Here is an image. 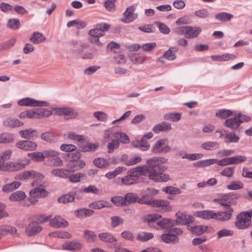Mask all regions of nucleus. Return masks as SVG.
<instances>
[{
    "mask_svg": "<svg viewBox=\"0 0 252 252\" xmlns=\"http://www.w3.org/2000/svg\"><path fill=\"white\" fill-rule=\"evenodd\" d=\"M12 153V151L11 150H7L3 152L2 155H0V164L5 165L4 161L10 159Z\"/></svg>",
    "mask_w": 252,
    "mask_h": 252,
    "instance_id": "obj_57",
    "label": "nucleus"
},
{
    "mask_svg": "<svg viewBox=\"0 0 252 252\" xmlns=\"http://www.w3.org/2000/svg\"><path fill=\"white\" fill-rule=\"evenodd\" d=\"M3 124L5 127L13 128L23 126L24 123L17 119L8 118L3 122Z\"/></svg>",
    "mask_w": 252,
    "mask_h": 252,
    "instance_id": "obj_20",
    "label": "nucleus"
},
{
    "mask_svg": "<svg viewBox=\"0 0 252 252\" xmlns=\"http://www.w3.org/2000/svg\"><path fill=\"white\" fill-rule=\"evenodd\" d=\"M128 58L134 64H143L144 62V59L139 61L140 55L137 53H131L128 55Z\"/></svg>",
    "mask_w": 252,
    "mask_h": 252,
    "instance_id": "obj_58",
    "label": "nucleus"
},
{
    "mask_svg": "<svg viewBox=\"0 0 252 252\" xmlns=\"http://www.w3.org/2000/svg\"><path fill=\"white\" fill-rule=\"evenodd\" d=\"M111 201L117 206H123L126 205V194L123 197L121 196H113L111 198Z\"/></svg>",
    "mask_w": 252,
    "mask_h": 252,
    "instance_id": "obj_45",
    "label": "nucleus"
},
{
    "mask_svg": "<svg viewBox=\"0 0 252 252\" xmlns=\"http://www.w3.org/2000/svg\"><path fill=\"white\" fill-rule=\"evenodd\" d=\"M28 118L40 119L43 117H48L52 114V111L39 108L33 110H28Z\"/></svg>",
    "mask_w": 252,
    "mask_h": 252,
    "instance_id": "obj_9",
    "label": "nucleus"
},
{
    "mask_svg": "<svg viewBox=\"0 0 252 252\" xmlns=\"http://www.w3.org/2000/svg\"><path fill=\"white\" fill-rule=\"evenodd\" d=\"M241 124V121L237 114L233 118L227 119L224 122V126L234 131L239 130Z\"/></svg>",
    "mask_w": 252,
    "mask_h": 252,
    "instance_id": "obj_14",
    "label": "nucleus"
},
{
    "mask_svg": "<svg viewBox=\"0 0 252 252\" xmlns=\"http://www.w3.org/2000/svg\"><path fill=\"white\" fill-rule=\"evenodd\" d=\"M21 24L19 20L16 18L9 19L7 24V27L14 31L18 30Z\"/></svg>",
    "mask_w": 252,
    "mask_h": 252,
    "instance_id": "obj_48",
    "label": "nucleus"
},
{
    "mask_svg": "<svg viewBox=\"0 0 252 252\" xmlns=\"http://www.w3.org/2000/svg\"><path fill=\"white\" fill-rule=\"evenodd\" d=\"M168 159L164 157H153L148 159L146 164L133 169V171L127 173V185L134 183L138 179L139 174L148 176L151 180L156 182H166L171 179L169 175L164 173L168 169L165 164Z\"/></svg>",
    "mask_w": 252,
    "mask_h": 252,
    "instance_id": "obj_1",
    "label": "nucleus"
},
{
    "mask_svg": "<svg viewBox=\"0 0 252 252\" xmlns=\"http://www.w3.org/2000/svg\"><path fill=\"white\" fill-rule=\"evenodd\" d=\"M86 26L85 22L79 19L73 20L67 23V27L70 28L73 26H77L78 29H83Z\"/></svg>",
    "mask_w": 252,
    "mask_h": 252,
    "instance_id": "obj_50",
    "label": "nucleus"
},
{
    "mask_svg": "<svg viewBox=\"0 0 252 252\" xmlns=\"http://www.w3.org/2000/svg\"><path fill=\"white\" fill-rule=\"evenodd\" d=\"M233 17V15L227 12H220L215 15L217 20L222 22H226L230 21Z\"/></svg>",
    "mask_w": 252,
    "mask_h": 252,
    "instance_id": "obj_42",
    "label": "nucleus"
},
{
    "mask_svg": "<svg viewBox=\"0 0 252 252\" xmlns=\"http://www.w3.org/2000/svg\"><path fill=\"white\" fill-rule=\"evenodd\" d=\"M146 204L152 207L160 208L164 212H168L171 210L172 207L169 205V202L165 200H153L145 202Z\"/></svg>",
    "mask_w": 252,
    "mask_h": 252,
    "instance_id": "obj_11",
    "label": "nucleus"
},
{
    "mask_svg": "<svg viewBox=\"0 0 252 252\" xmlns=\"http://www.w3.org/2000/svg\"><path fill=\"white\" fill-rule=\"evenodd\" d=\"M99 239L105 243H112L117 241L116 238L110 233H101L98 235Z\"/></svg>",
    "mask_w": 252,
    "mask_h": 252,
    "instance_id": "obj_35",
    "label": "nucleus"
},
{
    "mask_svg": "<svg viewBox=\"0 0 252 252\" xmlns=\"http://www.w3.org/2000/svg\"><path fill=\"white\" fill-rule=\"evenodd\" d=\"M84 238L88 242H94L96 240V235L94 232L91 230H85L84 233Z\"/></svg>",
    "mask_w": 252,
    "mask_h": 252,
    "instance_id": "obj_54",
    "label": "nucleus"
},
{
    "mask_svg": "<svg viewBox=\"0 0 252 252\" xmlns=\"http://www.w3.org/2000/svg\"><path fill=\"white\" fill-rule=\"evenodd\" d=\"M110 25L105 23L97 24L94 29L89 31V34L91 36H97L100 38L103 35L105 31H107L110 29Z\"/></svg>",
    "mask_w": 252,
    "mask_h": 252,
    "instance_id": "obj_12",
    "label": "nucleus"
},
{
    "mask_svg": "<svg viewBox=\"0 0 252 252\" xmlns=\"http://www.w3.org/2000/svg\"><path fill=\"white\" fill-rule=\"evenodd\" d=\"M237 58V56L235 55L226 53L219 56H212V59L214 61H227L230 60H234Z\"/></svg>",
    "mask_w": 252,
    "mask_h": 252,
    "instance_id": "obj_33",
    "label": "nucleus"
},
{
    "mask_svg": "<svg viewBox=\"0 0 252 252\" xmlns=\"http://www.w3.org/2000/svg\"><path fill=\"white\" fill-rule=\"evenodd\" d=\"M53 112L57 116H63L66 120L76 119L79 115V112L74 108L67 106L53 108Z\"/></svg>",
    "mask_w": 252,
    "mask_h": 252,
    "instance_id": "obj_3",
    "label": "nucleus"
},
{
    "mask_svg": "<svg viewBox=\"0 0 252 252\" xmlns=\"http://www.w3.org/2000/svg\"><path fill=\"white\" fill-rule=\"evenodd\" d=\"M0 230L2 233V237L5 235H7L8 234L13 235L16 233L17 232L16 228L11 226L4 227L3 228L0 229Z\"/></svg>",
    "mask_w": 252,
    "mask_h": 252,
    "instance_id": "obj_61",
    "label": "nucleus"
},
{
    "mask_svg": "<svg viewBox=\"0 0 252 252\" xmlns=\"http://www.w3.org/2000/svg\"><path fill=\"white\" fill-rule=\"evenodd\" d=\"M126 53L124 49L116 54L113 55L114 62L116 65L120 66L125 65L126 63Z\"/></svg>",
    "mask_w": 252,
    "mask_h": 252,
    "instance_id": "obj_18",
    "label": "nucleus"
},
{
    "mask_svg": "<svg viewBox=\"0 0 252 252\" xmlns=\"http://www.w3.org/2000/svg\"><path fill=\"white\" fill-rule=\"evenodd\" d=\"M186 29V37L187 38H193L196 37L202 31L201 28L199 27L187 26Z\"/></svg>",
    "mask_w": 252,
    "mask_h": 252,
    "instance_id": "obj_19",
    "label": "nucleus"
},
{
    "mask_svg": "<svg viewBox=\"0 0 252 252\" xmlns=\"http://www.w3.org/2000/svg\"><path fill=\"white\" fill-rule=\"evenodd\" d=\"M231 164H237L247 160V157L244 156L238 155L230 157Z\"/></svg>",
    "mask_w": 252,
    "mask_h": 252,
    "instance_id": "obj_59",
    "label": "nucleus"
},
{
    "mask_svg": "<svg viewBox=\"0 0 252 252\" xmlns=\"http://www.w3.org/2000/svg\"><path fill=\"white\" fill-rule=\"evenodd\" d=\"M63 249L66 251L79 250L82 248V244L79 242L72 241L63 245Z\"/></svg>",
    "mask_w": 252,
    "mask_h": 252,
    "instance_id": "obj_28",
    "label": "nucleus"
},
{
    "mask_svg": "<svg viewBox=\"0 0 252 252\" xmlns=\"http://www.w3.org/2000/svg\"><path fill=\"white\" fill-rule=\"evenodd\" d=\"M177 219L174 220V225H187L188 228L190 227L189 224L194 221V217L191 215H187L183 212H179L176 213Z\"/></svg>",
    "mask_w": 252,
    "mask_h": 252,
    "instance_id": "obj_8",
    "label": "nucleus"
},
{
    "mask_svg": "<svg viewBox=\"0 0 252 252\" xmlns=\"http://www.w3.org/2000/svg\"><path fill=\"white\" fill-rule=\"evenodd\" d=\"M196 216L204 219H215L216 213L213 211L204 210L197 212Z\"/></svg>",
    "mask_w": 252,
    "mask_h": 252,
    "instance_id": "obj_36",
    "label": "nucleus"
},
{
    "mask_svg": "<svg viewBox=\"0 0 252 252\" xmlns=\"http://www.w3.org/2000/svg\"><path fill=\"white\" fill-rule=\"evenodd\" d=\"M233 211L231 207H228L227 209L216 213L215 220L220 221H227L231 219Z\"/></svg>",
    "mask_w": 252,
    "mask_h": 252,
    "instance_id": "obj_13",
    "label": "nucleus"
},
{
    "mask_svg": "<svg viewBox=\"0 0 252 252\" xmlns=\"http://www.w3.org/2000/svg\"><path fill=\"white\" fill-rule=\"evenodd\" d=\"M30 40L34 44H39L46 40L45 36L41 32H35L32 34Z\"/></svg>",
    "mask_w": 252,
    "mask_h": 252,
    "instance_id": "obj_29",
    "label": "nucleus"
},
{
    "mask_svg": "<svg viewBox=\"0 0 252 252\" xmlns=\"http://www.w3.org/2000/svg\"><path fill=\"white\" fill-rule=\"evenodd\" d=\"M21 183L18 181H14L9 184H7L3 186L2 191L5 192L13 191L18 189Z\"/></svg>",
    "mask_w": 252,
    "mask_h": 252,
    "instance_id": "obj_34",
    "label": "nucleus"
},
{
    "mask_svg": "<svg viewBox=\"0 0 252 252\" xmlns=\"http://www.w3.org/2000/svg\"><path fill=\"white\" fill-rule=\"evenodd\" d=\"M192 233L200 235L205 232L208 229V227L205 225H196L194 226L189 227V228Z\"/></svg>",
    "mask_w": 252,
    "mask_h": 252,
    "instance_id": "obj_39",
    "label": "nucleus"
},
{
    "mask_svg": "<svg viewBox=\"0 0 252 252\" xmlns=\"http://www.w3.org/2000/svg\"><path fill=\"white\" fill-rule=\"evenodd\" d=\"M37 130L36 129L30 128L24 130H21L19 131V133L20 136L25 139H33L36 137L35 133H36Z\"/></svg>",
    "mask_w": 252,
    "mask_h": 252,
    "instance_id": "obj_25",
    "label": "nucleus"
},
{
    "mask_svg": "<svg viewBox=\"0 0 252 252\" xmlns=\"http://www.w3.org/2000/svg\"><path fill=\"white\" fill-rule=\"evenodd\" d=\"M217 239H219L224 237L231 236L233 235L232 230L226 228H223L217 232Z\"/></svg>",
    "mask_w": 252,
    "mask_h": 252,
    "instance_id": "obj_56",
    "label": "nucleus"
},
{
    "mask_svg": "<svg viewBox=\"0 0 252 252\" xmlns=\"http://www.w3.org/2000/svg\"><path fill=\"white\" fill-rule=\"evenodd\" d=\"M138 14L135 12V7L133 6L127 8V23H130L137 18Z\"/></svg>",
    "mask_w": 252,
    "mask_h": 252,
    "instance_id": "obj_41",
    "label": "nucleus"
},
{
    "mask_svg": "<svg viewBox=\"0 0 252 252\" xmlns=\"http://www.w3.org/2000/svg\"><path fill=\"white\" fill-rule=\"evenodd\" d=\"M161 217V216L159 214H154L145 216L143 220L144 222L148 223L149 226L156 229L157 222Z\"/></svg>",
    "mask_w": 252,
    "mask_h": 252,
    "instance_id": "obj_16",
    "label": "nucleus"
},
{
    "mask_svg": "<svg viewBox=\"0 0 252 252\" xmlns=\"http://www.w3.org/2000/svg\"><path fill=\"white\" fill-rule=\"evenodd\" d=\"M15 140L14 134L8 132H4L0 134V143H11Z\"/></svg>",
    "mask_w": 252,
    "mask_h": 252,
    "instance_id": "obj_32",
    "label": "nucleus"
},
{
    "mask_svg": "<svg viewBox=\"0 0 252 252\" xmlns=\"http://www.w3.org/2000/svg\"><path fill=\"white\" fill-rule=\"evenodd\" d=\"M15 146L17 148L24 151H32L36 149L37 144L34 141L26 139L18 141Z\"/></svg>",
    "mask_w": 252,
    "mask_h": 252,
    "instance_id": "obj_10",
    "label": "nucleus"
},
{
    "mask_svg": "<svg viewBox=\"0 0 252 252\" xmlns=\"http://www.w3.org/2000/svg\"><path fill=\"white\" fill-rule=\"evenodd\" d=\"M133 146L136 148H138L143 151H146L150 147V145L145 141H142V140L140 142H135L132 143Z\"/></svg>",
    "mask_w": 252,
    "mask_h": 252,
    "instance_id": "obj_53",
    "label": "nucleus"
},
{
    "mask_svg": "<svg viewBox=\"0 0 252 252\" xmlns=\"http://www.w3.org/2000/svg\"><path fill=\"white\" fill-rule=\"evenodd\" d=\"M163 191L169 194H177L182 193V191L180 189L172 186H168L163 188Z\"/></svg>",
    "mask_w": 252,
    "mask_h": 252,
    "instance_id": "obj_63",
    "label": "nucleus"
},
{
    "mask_svg": "<svg viewBox=\"0 0 252 252\" xmlns=\"http://www.w3.org/2000/svg\"><path fill=\"white\" fill-rule=\"evenodd\" d=\"M30 160L28 158H24L17 160L15 162H8L5 165H2V171H14L21 170L28 165Z\"/></svg>",
    "mask_w": 252,
    "mask_h": 252,
    "instance_id": "obj_5",
    "label": "nucleus"
},
{
    "mask_svg": "<svg viewBox=\"0 0 252 252\" xmlns=\"http://www.w3.org/2000/svg\"><path fill=\"white\" fill-rule=\"evenodd\" d=\"M74 200V197L69 194H64L58 198V201L60 203H67L73 202Z\"/></svg>",
    "mask_w": 252,
    "mask_h": 252,
    "instance_id": "obj_62",
    "label": "nucleus"
},
{
    "mask_svg": "<svg viewBox=\"0 0 252 252\" xmlns=\"http://www.w3.org/2000/svg\"><path fill=\"white\" fill-rule=\"evenodd\" d=\"M167 139L162 138L157 141L152 148L153 153L158 154L160 153H167L171 151L170 147L166 144Z\"/></svg>",
    "mask_w": 252,
    "mask_h": 252,
    "instance_id": "obj_6",
    "label": "nucleus"
},
{
    "mask_svg": "<svg viewBox=\"0 0 252 252\" xmlns=\"http://www.w3.org/2000/svg\"><path fill=\"white\" fill-rule=\"evenodd\" d=\"M76 215L78 218L87 217L93 215L94 211L93 210L82 208L75 211Z\"/></svg>",
    "mask_w": 252,
    "mask_h": 252,
    "instance_id": "obj_43",
    "label": "nucleus"
},
{
    "mask_svg": "<svg viewBox=\"0 0 252 252\" xmlns=\"http://www.w3.org/2000/svg\"><path fill=\"white\" fill-rule=\"evenodd\" d=\"M225 138L226 139L225 140L226 143H237L239 140L240 137L239 136L237 135L236 134L233 132L231 131L226 133L225 134Z\"/></svg>",
    "mask_w": 252,
    "mask_h": 252,
    "instance_id": "obj_40",
    "label": "nucleus"
},
{
    "mask_svg": "<svg viewBox=\"0 0 252 252\" xmlns=\"http://www.w3.org/2000/svg\"><path fill=\"white\" fill-rule=\"evenodd\" d=\"M19 178L21 180H25L30 178L43 179L44 176L42 174L37 173L33 170L26 171L20 174Z\"/></svg>",
    "mask_w": 252,
    "mask_h": 252,
    "instance_id": "obj_21",
    "label": "nucleus"
},
{
    "mask_svg": "<svg viewBox=\"0 0 252 252\" xmlns=\"http://www.w3.org/2000/svg\"><path fill=\"white\" fill-rule=\"evenodd\" d=\"M106 49L108 52L113 55L116 54L123 50L121 48V45L115 41L110 42L107 45Z\"/></svg>",
    "mask_w": 252,
    "mask_h": 252,
    "instance_id": "obj_30",
    "label": "nucleus"
},
{
    "mask_svg": "<svg viewBox=\"0 0 252 252\" xmlns=\"http://www.w3.org/2000/svg\"><path fill=\"white\" fill-rule=\"evenodd\" d=\"M181 118V114L180 113H168L164 115V119L173 122H177Z\"/></svg>",
    "mask_w": 252,
    "mask_h": 252,
    "instance_id": "obj_49",
    "label": "nucleus"
},
{
    "mask_svg": "<svg viewBox=\"0 0 252 252\" xmlns=\"http://www.w3.org/2000/svg\"><path fill=\"white\" fill-rule=\"evenodd\" d=\"M203 156L202 154L195 153V154H185L183 156V158H186L190 160H195L201 158Z\"/></svg>",
    "mask_w": 252,
    "mask_h": 252,
    "instance_id": "obj_60",
    "label": "nucleus"
},
{
    "mask_svg": "<svg viewBox=\"0 0 252 252\" xmlns=\"http://www.w3.org/2000/svg\"><path fill=\"white\" fill-rule=\"evenodd\" d=\"M48 164L51 166H62L63 165V161L59 157V156H57L52 158L49 159Z\"/></svg>",
    "mask_w": 252,
    "mask_h": 252,
    "instance_id": "obj_55",
    "label": "nucleus"
},
{
    "mask_svg": "<svg viewBox=\"0 0 252 252\" xmlns=\"http://www.w3.org/2000/svg\"><path fill=\"white\" fill-rule=\"evenodd\" d=\"M219 144L216 142L208 141L202 143L201 148L206 150H214L219 148Z\"/></svg>",
    "mask_w": 252,
    "mask_h": 252,
    "instance_id": "obj_44",
    "label": "nucleus"
},
{
    "mask_svg": "<svg viewBox=\"0 0 252 252\" xmlns=\"http://www.w3.org/2000/svg\"><path fill=\"white\" fill-rule=\"evenodd\" d=\"M173 47H171L163 55V57L169 61H173L176 59V55L173 52Z\"/></svg>",
    "mask_w": 252,
    "mask_h": 252,
    "instance_id": "obj_64",
    "label": "nucleus"
},
{
    "mask_svg": "<svg viewBox=\"0 0 252 252\" xmlns=\"http://www.w3.org/2000/svg\"><path fill=\"white\" fill-rule=\"evenodd\" d=\"M153 237L154 234L152 233L141 232L137 235V239L142 242H145L152 239Z\"/></svg>",
    "mask_w": 252,
    "mask_h": 252,
    "instance_id": "obj_47",
    "label": "nucleus"
},
{
    "mask_svg": "<svg viewBox=\"0 0 252 252\" xmlns=\"http://www.w3.org/2000/svg\"><path fill=\"white\" fill-rule=\"evenodd\" d=\"M216 161L214 158L199 160L194 163V165L196 167H205L215 164Z\"/></svg>",
    "mask_w": 252,
    "mask_h": 252,
    "instance_id": "obj_51",
    "label": "nucleus"
},
{
    "mask_svg": "<svg viewBox=\"0 0 252 252\" xmlns=\"http://www.w3.org/2000/svg\"><path fill=\"white\" fill-rule=\"evenodd\" d=\"M30 193L32 198L44 197L47 195V192L42 186L33 189L30 191Z\"/></svg>",
    "mask_w": 252,
    "mask_h": 252,
    "instance_id": "obj_27",
    "label": "nucleus"
},
{
    "mask_svg": "<svg viewBox=\"0 0 252 252\" xmlns=\"http://www.w3.org/2000/svg\"><path fill=\"white\" fill-rule=\"evenodd\" d=\"M51 173L55 176L62 178H68L69 176V170L64 168H56L52 170Z\"/></svg>",
    "mask_w": 252,
    "mask_h": 252,
    "instance_id": "obj_31",
    "label": "nucleus"
},
{
    "mask_svg": "<svg viewBox=\"0 0 252 252\" xmlns=\"http://www.w3.org/2000/svg\"><path fill=\"white\" fill-rule=\"evenodd\" d=\"M81 157V153L79 152H76L74 154L73 156V160H71L67 164V170H69V173L70 172H74L78 170L77 166V159Z\"/></svg>",
    "mask_w": 252,
    "mask_h": 252,
    "instance_id": "obj_24",
    "label": "nucleus"
},
{
    "mask_svg": "<svg viewBox=\"0 0 252 252\" xmlns=\"http://www.w3.org/2000/svg\"><path fill=\"white\" fill-rule=\"evenodd\" d=\"M18 104L20 106L29 107H42L48 106L49 104L48 102L41 100H36L30 97H26L19 100Z\"/></svg>",
    "mask_w": 252,
    "mask_h": 252,
    "instance_id": "obj_7",
    "label": "nucleus"
},
{
    "mask_svg": "<svg viewBox=\"0 0 252 252\" xmlns=\"http://www.w3.org/2000/svg\"><path fill=\"white\" fill-rule=\"evenodd\" d=\"M233 112L230 110L222 109L216 113V116L221 119H227L233 115Z\"/></svg>",
    "mask_w": 252,
    "mask_h": 252,
    "instance_id": "obj_52",
    "label": "nucleus"
},
{
    "mask_svg": "<svg viewBox=\"0 0 252 252\" xmlns=\"http://www.w3.org/2000/svg\"><path fill=\"white\" fill-rule=\"evenodd\" d=\"M89 207L94 209H100L104 207L111 208L112 204L105 200L94 201L89 204Z\"/></svg>",
    "mask_w": 252,
    "mask_h": 252,
    "instance_id": "obj_26",
    "label": "nucleus"
},
{
    "mask_svg": "<svg viewBox=\"0 0 252 252\" xmlns=\"http://www.w3.org/2000/svg\"><path fill=\"white\" fill-rule=\"evenodd\" d=\"M26 197L25 193L22 191H17L12 193L9 196V199L12 201H20Z\"/></svg>",
    "mask_w": 252,
    "mask_h": 252,
    "instance_id": "obj_37",
    "label": "nucleus"
},
{
    "mask_svg": "<svg viewBox=\"0 0 252 252\" xmlns=\"http://www.w3.org/2000/svg\"><path fill=\"white\" fill-rule=\"evenodd\" d=\"M42 230L41 226L36 221L30 222L27 226L25 232L29 236H31L36 234Z\"/></svg>",
    "mask_w": 252,
    "mask_h": 252,
    "instance_id": "obj_15",
    "label": "nucleus"
},
{
    "mask_svg": "<svg viewBox=\"0 0 252 252\" xmlns=\"http://www.w3.org/2000/svg\"><path fill=\"white\" fill-rule=\"evenodd\" d=\"M40 138L42 140L48 143H52L56 140L54 133L51 131H46L42 133Z\"/></svg>",
    "mask_w": 252,
    "mask_h": 252,
    "instance_id": "obj_46",
    "label": "nucleus"
},
{
    "mask_svg": "<svg viewBox=\"0 0 252 252\" xmlns=\"http://www.w3.org/2000/svg\"><path fill=\"white\" fill-rule=\"evenodd\" d=\"M183 231L178 228H170L167 233L160 236L161 240L166 243H177L179 241V236L183 234Z\"/></svg>",
    "mask_w": 252,
    "mask_h": 252,
    "instance_id": "obj_4",
    "label": "nucleus"
},
{
    "mask_svg": "<svg viewBox=\"0 0 252 252\" xmlns=\"http://www.w3.org/2000/svg\"><path fill=\"white\" fill-rule=\"evenodd\" d=\"M174 226V220L164 218L159 220L156 224V229H167Z\"/></svg>",
    "mask_w": 252,
    "mask_h": 252,
    "instance_id": "obj_23",
    "label": "nucleus"
},
{
    "mask_svg": "<svg viewBox=\"0 0 252 252\" xmlns=\"http://www.w3.org/2000/svg\"><path fill=\"white\" fill-rule=\"evenodd\" d=\"M93 163L96 167L100 168L107 167L110 163L107 159L102 158H95L93 161Z\"/></svg>",
    "mask_w": 252,
    "mask_h": 252,
    "instance_id": "obj_38",
    "label": "nucleus"
},
{
    "mask_svg": "<svg viewBox=\"0 0 252 252\" xmlns=\"http://www.w3.org/2000/svg\"><path fill=\"white\" fill-rule=\"evenodd\" d=\"M172 129L171 124L162 122L156 125L152 128V130L155 133H159L161 132H168Z\"/></svg>",
    "mask_w": 252,
    "mask_h": 252,
    "instance_id": "obj_17",
    "label": "nucleus"
},
{
    "mask_svg": "<svg viewBox=\"0 0 252 252\" xmlns=\"http://www.w3.org/2000/svg\"><path fill=\"white\" fill-rule=\"evenodd\" d=\"M251 209L241 212L236 218L235 226L239 229H245L252 225Z\"/></svg>",
    "mask_w": 252,
    "mask_h": 252,
    "instance_id": "obj_2",
    "label": "nucleus"
},
{
    "mask_svg": "<svg viewBox=\"0 0 252 252\" xmlns=\"http://www.w3.org/2000/svg\"><path fill=\"white\" fill-rule=\"evenodd\" d=\"M50 223L55 228L64 227L68 225L67 222L60 216H56L50 220Z\"/></svg>",
    "mask_w": 252,
    "mask_h": 252,
    "instance_id": "obj_22",
    "label": "nucleus"
}]
</instances>
